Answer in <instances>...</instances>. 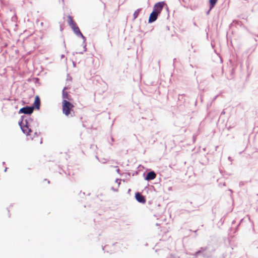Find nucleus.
<instances>
[{"mask_svg": "<svg viewBox=\"0 0 258 258\" xmlns=\"http://www.w3.org/2000/svg\"><path fill=\"white\" fill-rule=\"evenodd\" d=\"M138 171H136L135 173H133V174H132V176H134L135 174H136V175H137V174H138Z\"/></svg>", "mask_w": 258, "mask_h": 258, "instance_id": "obj_28", "label": "nucleus"}, {"mask_svg": "<svg viewBox=\"0 0 258 258\" xmlns=\"http://www.w3.org/2000/svg\"><path fill=\"white\" fill-rule=\"evenodd\" d=\"M243 184H244V183H243V181H241V182H239V185H240V186H242V185H243Z\"/></svg>", "mask_w": 258, "mask_h": 258, "instance_id": "obj_26", "label": "nucleus"}, {"mask_svg": "<svg viewBox=\"0 0 258 258\" xmlns=\"http://www.w3.org/2000/svg\"><path fill=\"white\" fill-rule=\"evenodd\" d=\"M2 164H3V165H5V164H6V163H5V162H3V163H2Z\"/></svg>", "mask_w": 258, "mask_h": 258, "instance_id": "obj_36", "label": "nucleus"}, {"mask_svg": "<svg viewBox=\"0 0 258 258\" xmlns=\"http://www.w3.org/2000/svg\"><path fill=\"white\" fill-rule=\"evenodd\" d=\"M7 169H8V168L7 167H6L5 170H4V171L5 172H6L7 171Z\"/></svg>", "mask_w": 258, "mask_h": 258, "instance_id": "obj_31", "label": "nucleus"}, {"mask_svg": "<svg viewBox=\"0 0 258 258\" xmlns=\"http://www.w3.org/2000/svg\"><path fill=\"white\" fill-rule=\"evenodd\" d=\"M96 158L98 160H99V158L97 156H96Z\"/></svg>", "mask_w": 258, "mask_h": 258, "instance_id": "obj_38", "label": "nucleus"}, {"mask_svg": "<svg viewBox=\"0 0 258 258\" xmlns=\"http://www.w3.org/2000/svg\"><path fill=\"white\" fill-rule=\"evenodd\" d=\"M193 140H194V141H195V136H193Z\"/></svg>", "mask_w": 258, "mask_h": 258, "instance_id": "obj_34", "label": "nucleus"}, {"mask_svg": "<svg viewBox=\"0 0 258 258\" xmlns=\"http://www.w3.org/2000/svg\"><path fill=\"white\" fill-rule=\"evenodd\" d=\"M165 5L166 3L164 1L156 3L153 7V11H154L159 15Z\"/></svg>", "mask_w": 258, "mask_h": 258, "instance_id": "obj_4", "label": "nucleus"}, {"mask_svg": "<svg viewBox=\"0 0 258 258\" xmlns=\"http://www.w3.org/2000/svg\"><path fill=\"white\" fill-rule=\"evenodd\" d=\"M33 112L32 107L30 106H25L21 108L18 111L19 114H24L30 115Z\"/></svg>", "mask_w": 258, "mask_h": 258, "instance_id": "obj_6", "label": "nucleus"}, {"mask_svg": "<svg viewBox=\"0 0 258 258\" xmlns=\"http://www.w3.org/2000/svg\"><path fill=\"white\" fill-rule=\"evenodd\" d=\"M63 30V29L62 28V27L60 26V30L62 31Z\"/></svg>", "mask_w": 258, "mask_h": 258, "instance_id": "obj_41", "label": "nucleus"}, {"mask_svg": "<svg viewBox=\"0 0 258 258\" xmlns=\"http://www.w3.org/2000/svg\"><path fill=\"white\" fill-rule=\"evenodd\" d=\"M228 160H229V161H231V160H232V158H231V157H229L228 158Z\"/></svg>", "mask_w": 258, "mask_h": 258, "instance_id": "obj_30", "label": "nucleus"}, {"mask_svg": "<svg viewBox=\"0 0 258 258\" xmlns=\"http://www.w3.org/2000/svg\"><path fill=\"white\" fill-rule=\"evenodd\" d=\"M141 11H142V8H139L135 11V12L133 14V17H134V20L138 18V17Z\"/></svg>", "mask_w": 258, "mask_h": 258, "instance_id": "obj_15", "label": "nucleus"}, {"mask_svg": "<svg viewBox=\"0 0 258 258\" xmlns=\"http://www.w3.org/2000/svg\"><path fill=\"white\" fill-rule=\"evenodd\" d=\"M135 199L139 203L141 204H145L146 202L145 197L139 192L135 193Z\"/></svg>", "mask_w": 258, "mask_h": 258, "instance_id": "obj_8", "label": "nucleus"}, {"mask_svg": "<svg viewBox=\"0 0 258 258\" xmlns=\"http://www.w3.org/2000/svg\"><path fill=\"white\" fill-rule=\"evenodd\" d=\"M68 22L76 35L82 38L83 40V43H85L86 41V38L82 33L77 23L74 21L73 17L70 15L68 17Z\"/></svg>", "mask_w": 258, "mask_h": 258, "instance_id": "obj_1", "label": "nucleus"}, {"mask_svg": "<svg viewBox=\"0 0 258 258\" xmlns=\"http://www.w3.org/2000/svg\"><path fill=\"white\" fill-rule=\"evenodd\" d=\"M84 45L83 46V48H84V51L83 52H85V51H86L87 50V48H86V44H85V43H84Z\"/></svg>", "mask_w": 258, "mask_h": 258, "instance_id": "obj_18", "label": "nucleus"}, {"mask_svg": "<svg viewBox=\"0 0 258 258\" xmlns=\"http://www.w3.org/2000/svg\"><path fill=\"white\" fill-rule=\"evenodd\" d=\"M30 125H31V133L33 131V128L36 130L38 127L39 122L37 120H34L32 124H31Z\"/></svg>", "mask_w": 258, "mask_h": 258, "instance_id": "obj_12", "label": "nucleus"}, {"mask_svg": "<svg viewBox=\"0 0 258 258\" xmlns=\"http://www.w3.org/2000/svg\"><path fill=\"white\" fill-rule=\"evenodd\" d=\"M194 24L195 26H197V24H196V23L195 22L194 23Z\"/></svg>", "mask_w": 258, "mask_h": 258, "instance_id": "obj_43", "label": "nucleus"}, {"mask_svg": "<svg viewBox=\"0 0 258 258\" xmlns=\"http://www.w3.org/2000/svg\"><path fill=\"white\" fill-rule=\"evenodd\" d=\"M176 58H174L173 59V66H174V63H175V62L176 61Z\"/></svg>", "mask_w": 258, "mask_h": 258, "instance_id": "obj_24", "label": "nucleus"}, {"mask_svg": "<svg viewBox=\"0 0 258 258\" xmlns=\"http://www.w3.org/2000/svg\"><path fill=\"white\" fill-rule=\"evenodd\" d=\"M79 53H80V54H83V52H79Z\"/></svg>", "mask_w": 258, "mask_h": 258, "instance_id": "obj_42", "label": "nucleus"}, {"mask_svg": "<svg viewBox=\"0 0 258 258\" xmlns=\"http://www.w3.org/2000/svg\"><path fill=\"white\" fill-rule=\"evenodd\" d=\"M64 56H64V54H61V58H64Z\"/></svg>", "mask_w": 258, "mask_h": 258, "instance_id": "obj_29", "label": "nucleus"}, {"mask_svg": "<svg viewBox=\"0 0 258 258\" xmlns=\"http://www.w3.org/2000/svg\"><path fill=\"white\" fill-rule=\"evenodd\" d=\"M41 105L40 99L38 96H36L35 97L34 101L32 104V105L30 106L32 107L33 110L34 111V109L36 110H39Z\"/></svg>", "mask_w": 258, "mask_h": 258, "instance_id": "obj_7", "label": "nucleus"}, {"mask_svg": "<svg viewBox=\"0 0 258 258\" xmlns=\"http://www.w3.org/2000/svg\"><path fill=\"white\" fill-rule=\"evenodd\" d=\"M143 175L144 179L147 181L153 180L156 176L155 171L152 170H149L148 172H145Z\"/></svg>", "mask_w": 258, "mask_h": 258, "instance_id": "obj_5", "label": "nucleus"}, {"mask_svg": "<svg viewBox=\"0 0 258 258\" xmlns=\"http://www.w3.org/2000/svg\"><path fill=\"white\" fill-rule=\"evenodd\" d=\"M74 105L67 100H63L62 101V112L66 116H68L73 110Z\"/></svg>", "mask_w": 258, "mask_h": 258, "instance_id": "obj_3", "label": "nucleus"}, {"mask_svg": "<svg viewBox=\"0 0 258 258\" xmlns=\"http://www.w3.org/2000/svg\"><path fill=\"white\" fill-rule=\"evenodd\" d=\"M68 88L67 87H64L62 91V97L63 100H67L68 101L71 100L72 99L71 96L69 94L68 92L65 90L67 89Z\"/></svg>", "mask_w": 258, "mask_h": 258, "instance_id": "obj_11", "label": "nucleus"}, {"mask_svg": "<svg viewBox=\"0 0 258 258\" xmlns=\"http://www.w3.org/2000/svg\"><path fill=\"white\" fill-rule=\"evenodd\" d=\"M116 171H117L118 173H119V169H117L116 170Z\"/></svg>", "mask_w": 258, "mask_h": 258, "instance_id": "obj_35", "label": "nucleus"}, {"mask_svg": "<svg viewBox=\"0 0 258 258\" xmlns=\"http://www.w3.org/2000/svg\"><path fill=\"white\" fill-rule=\"evenodd\" d=\"M63 44H64V46L66 47V44H65V41H63Z\"/></svg>", "mask_w": 258, "mask_h": 258, "instance_id": "obj_33", "label": "nucleus"}, {"mask_svg": "<svg viewBox=\"0 0 258 258\" xmlns=\"http://www.w3.org/2000/svg\"><path fill=\"white\" fill-rule=\"evenodd\" d=\"M47 182L48 183L50 182L49 180H48Z\"/></svg>", "mask_w": 258, "mask_h": 258, "instance_id": "obj_44", "label": "nucleus"}, {"mask_svg": "<svg viewBox=\"0 0 258 258\" xmlns=\"http://www.w3.org/2000/svg\"><path fill=\"white\" fill-rule=\"evenodd\" d=\"M197 231H198V230H196L194 231V232H195V233H197Z\"/></svg>", "mask_w": 258, "mask_h": 258, "instance_id": "obj_39", "label": "nucleus"}, {"mask_svg": "<svg viewBox=\"0 0 258 258\" xmlns=\"http://www.w3.org/2000/svg\"><path fill=\"white\" fill-rule=\"evenodd\" d=\"M225 114V111L224 110H223L222 111L221 113V115H224Z\"/></svg>", "mask_w": 258, "mask_h": 258, "instance_id": "obj_23", "label": "nucleus"}, {"mask_svg": "<svg viewBox=\"0 0 258 258\" xmlns=\"http://www.w3.org/2000/svg\"><path fill=\"white\" fill-rule=\"evenodd\" d=\"M158 16V14L156 13V12H155L154 11H152V12H151L149 16V18L148 19V23L151 24L154 22L157 19Z\"/></svg>", "mask_w": 258, "mask_h": 258, "instance_id": "obj_10", "label": "nucleus"}, {"mask_svg": "<svg viewBox=\"0 0 258 258\" xmlns=\"http://www.w3.org/2000/svg\"><path fill=\"white\" fill-rule=\"evenodd\" d=\"M167 258H178L177 256L173 254H170V256Z\"/></svg>", "mask_w": 258, "mask_h": 258, "instance_id": "obj_17", "label": "nucleus"}, {"mask_svg": "<svg viewBox=\"0 0 258 258\" xmlns=\"http://www.w3.org/2000/svg\"><path fill=\"white\" fill-rule=\"evenodd\" d=\"M218 95H216V96H215L213 98V100H212V101H213H213H214L216 99V98H217V97H218Z\"/></svg>", "mask_w": 258, "mask_h": 258, "instance_id": "obj_21", "label": "nucleus"}, {"mask_svg": "<svg viewBox=\"0 0 258 258\" xmlns=\"http://www.w3.org/2000/svg\"><path fill=\"white\" fill-rule=\"evenodd\" d=\"M218 0H209V7H210V10H212L214 8L215 5L216 4Z\"/></svg>", "mask_w": 258, "mask_h": 258, "instance_id": "obj_13", "label": "nucleus"}, {"mask_svg": "<svg viewBox=\"0 0 258 258\" xmlns=\"http://www.w3.org/2000/svg\"><path fill=\"white\" fill-rule=\"evenodd\" d=\"M211 11V10H210V8H209V10L206 12V14L207 15H209V13H210V12Z\"/></svg>", "mask_w": 258, "mask_h": 258, "instance_id": "obj_25", "label": "nucleus"}, {"mask_svg": "<svg viewBox=\"0 0 258 258\" xmlns=\"http://www.w3.org/2000/svg\"><path fill=\"white\" fill-rule=\"evenodd\" d=\"M26 118V116L25 115H22L21 117V119L19 121L18 124L21 128V126L23 125L25 122V119Z\"/></svg>", "mask_w": 258, "mask_h": 258, "instance_id": "obj_14", "label": "nucleus"}, {"mask_svg": "<svg viewBox=\"0 0 258 258\" xmlns=\"http://www.w3.org/2000/svg\"><path fill=\"white\" fill-rule=\"evenodd\" d=\"M257 36H258V35H257Z\"/></svg>", "mask_w": 258, "mask_h": 258, "instance_id": "obj_45", "label": "nucleus"}, {"mask_svg": "<svg viewBox=\"0 0 258 258\" xmlns=\"http://www.w3.org/2000/svg\"><path fill=\"white\" fill-rule=\"evenodd\" d=\"M111 141H112V142H113V141H114V139H113V138H111Z\"/></svg>", "mask_w": 258, "mask_h": 258, "instance_id": "obj_37", "label": "nucleus"}, {"mask_svg": "<svg viewBox=\"0 0 258 258\" xmlns=\"http://www.w3.org/2000/svg\"><path fill=\"white\" fill-rule=\"evenodd\" d=\"M73 65H74V67H75L76 64H75V63L74 62H73Z\"/></svg>", "mask_w": 258, "mask_h": 258, "instance_id": "obj_40", "label": "nucleus"}, {"mask_svg": "<svg viewBox=\"0 0 258 258\" xmlns=\"http://www.w3.org/2000/svg\"><path fill=\"white\" fill-rule=\"evenodd\" d=\"M184 94H179L178 95V99L180 100V97H182L183 96H184Z\"/></svg>", "mask_w": 258, "mask_h": 258, "instance_id": "obj_22", "label": "nucleus"}, {"mask_svg": "<svg viewBox=\"0 0 258 258\" xmlns=\"http://www.w3.org/2000/svg\"><path fill=\"white\" fill-rule=\"evenodd\" d=\"M111 189L113 190V191H118V189L117 188H115L114 187H111Z\"/></svg>", "mask_w": 258, "mask_h": 258, "instance_id": "obj_20", "label": "nucleus"}, {"mask_svg": "<svg viewBox=\"0 0 258 258\" xmlns=\"http://www.w3.org/2000/svg\"><path fill=\"white\" fill-rule=\"evenodd\" d=\"M115 182L118 183V186H119V184H120V181H119V179L117 178V179L115 180Z\"/></svg>", "mask_w": 258, "mask_h": 258, "instance_id": "obj_19", "label": "nucleus"}, {"mask_svg": "<svg viewBox=\"0 0 258 258\" xmlns=\"http://www.w3.org/2000/svg\"><path fill=\"white\" fill-rule=\"evenodd\" d=\"M105 246H102V250H104V248H105Z\"/></svg>", "mask_w": 258, "mask_h": 258, "instance_id": "obj_32", "label": "nucleus"}, {"mask_svg": "<svg viewBox=\"0 0 258 258\" xmlns=\"http://www.w3.org/2000/svg\"><path fill=\"white\" fill-rule=\"evenodd\" d=\"M165 6H166V10H167V11H168V7L167 6V5L166 4Z\"/></svg>", "mask_w": 258, "mask_h": 258, "instance_id": "obj_27", "label": "nucleus"}, {"mask_svg": "<svg viewBox=\"0 0 258 258\" xmlns=\"http://www.w3.org/2000/svg\"><path fill=\"white\" fill-rule=\"evenodd\" d=\"M33 121L34 120L30 116H26L24 125L21 126V130L22 132L26 134L27 136H30L32 139L34 138V136L33 137H31V128L30 124L33 122Z\"/></svg>", "mask_w": 258, "mask_h": 258, "instance_id": "obj_2", "label": "nucleus"}, {"mask_svg": "<svg viewBox=\"0 0 258 258\" xmlns=\"http://www.w3.org/2000/svg\"><path fill=\"white\" fill-rule=\"evenodd\" d=\"M35 132H34V136H36V137H38V136L39 135V134H40L39 132L38 133L37 132V129L35 130Z\"/></svg>", "mask_w": 258, "mask_h": 258, "instance_id": "obj_16", "label": "nucleus"}, {"mask_svg": "<svg viewBox=\"0 0 258 258\" xmlns=\"http://www.w3.org/2000/svg\"><path fill=\"white\" fill-rule=\"evenodd\" d=\"M208 247L207 246L205 247H201L199 250L196 251L194 255L196 257H198L200 254H202L203 257H206V254L205 252L207 250Z\"/></svg>", "mask_w": 258, "mask_h": 258, "instance_id": "obj_9", "label": "nucleus"}]
</instances>
